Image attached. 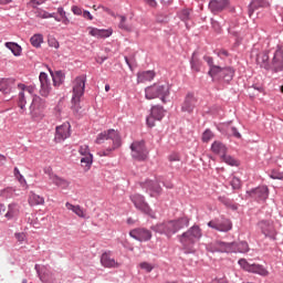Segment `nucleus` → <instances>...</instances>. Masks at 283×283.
<instances>
[{
	"instance_id": "1",
	"label": "nucleus",
	"mask_w": 283,
	"mask_h": 283,
	"mask_svg": "<svg viewBox=\"0 0 283 283\" xmlns=\"http://www.w3.org/2000/svg\"><path fill=\"white\" fill-rule=\"evenodd\" d=\"M187 227H189V218L181 217L174 221L157 223L150 227V229L155 233H159L160 235H167V238H171L174 234L178 233L180 229H185Z\"/></svg>"
},
{
	"instance_id": "2",
	"label": "nucleus",
	"mask_w": 283,
	"mask_h": 283,
	"mask_svg": "<svg viewBox=\"0 0 283 283\" xmlns=\"http://www.w3.org/2000/svg\"><path fill=\"white\" fill-rule=\"evenodd\" d=\"M171 94V86L167 83L158 82L145 88V96L147 101L160 98L161 103H167V98Z\"/></svg>"
},
{
	"instance_id": "3",
	"label": "nucleus",
	"mask_w": 283,
	"mask_h": 283,
	"mask_svg": "<svg viewBox=\"0 0 283 283\" xmlns=\"http://www.w3.org/2000/svg\"><path fill=\"white\" fill-rule=\"evenodd\" d=\"M202 238V229L199 226H192L188 231L178 235L179 242L182 244L186 253H193V244Z\"/></svg>"
},
{
	"instance_id": "4",
	"label": "nucleus",
	"mask_w": 283,
	"mask_h": 283,
	"mask_svg": "<svg viewBox=\"0 0 283 283\" xmlns=\"http://www.w3.org/2000/svg\"><path fill=\"white\" fill-rule=\"evenodd\" d=\"M105 140H112L113 147L107 148L106 150L99 151L98 156H109L114 149H118L122 145L120 140V134L117 133L115 129H108L104 130L103 133H99L95 139L96 145H103Z\"/></svg>"
},
{
	"instance_id": "5",
	"label": "nucleus",
	"mask_w": 283,
	"mask_h": 283,
	"mask_svg": "<svg viewBox=\"0 0 283 283\" xmlns=\"http://www.w3.org/2000/svg\"><path fill=\"white\" fill-rule=\"evenodd\" d=\"M19 90V98H18V107H20V113L25 114V105H28V101H32L34 98V92H36V87L32 85L18 84Z\"/></svg>"
},
{
	"instance_id": "6",
	"label": "nucleus",
	"mask_w": 283,
	"mask_h": 283,
	"mask_svg": "<svg viewBox=\"0 0 283 283\" xmlns=\"http://www.w3.org/2000/svg\"><path fill=\"white\" fill-rule=\"evenodd\" d=\"M85 83H87V75H80L73 81L72 103L75 107L81 104V97L85 94Z\"/></svg>"
},
{
	"instance_id": "7",
	"label": "nucleus",
	"mask_w": 283,
	"mask_h": 283,
	"mask_svg": "<svg viewBox=\"0 0 283 283\" xmlns=\"http://www.w3.org/2000/svg\"><path fill=\"white\" fill-rule=\"evenodd\" d=\"M29 112L32 118H43V113L45 112V99L41 98L39 95L33 96L29 106Z\"/></svg>"
},
{
	"instance_id": "8",
	"label": "nucleus",
	"mask_w": 283,
	"mask_h": 283,
	"mask_svg": "<svg viewBox=\"0 0 283 283\" xmlns=\"http://www.w3.org/2000/svg\"><path fill=\"white\" fill-rule=\"evenodd\" d=\"M130 200L135 205L136 209H138V211L146 213V216H149L150 218H156V212L151 210L149 203L145 201V197L143 195H132Z\"/></svg>"
},
{
	"instance_id": "9",
	"label": "nucleus",
	"mask_w": 283,
	"mask_h": 283,
	"mask_svg": "<svg viewBox=\"0 0 283 283\" xmlns=\"http://www.w3.org/2000/svg\"><path fill=\"white\" fill-rule=\"evenodd\" d=\"M130 150H132V157L135 160H147V156H149V151L147 150V147L145 146V142H134L130 145Z\"/></svg>"
},
{
	"instance_id": "10",
	"label": "nucleus",
	"mask_w": 283,
	"mask_h": 283,
	"mask_svg": "<svg viewBox=\"0 0 283 283\" xmlns=\"http://www.w3.org/2000/svg\"><path fill=\"white\" fill-rule=\"evenodd\" d=\"M233 247H235V243L213 241L207 245V251H210V253H233Z\"/></svg>"
},
{
	"instance_id": "11",
	"label": "nucleus",
	"mask_w": 283,
	"mask_h": 283,
	"mask_svg": "<svg viewBox=\"0 0 283 283\" xmlns=\"http://www.w3.org/2000/svg\"><path fill=\"white\" fill-rule=\"evenodd\" d=\"M78 154L82 156L81 158V167L84 171H90L92 169V164L94 163V156L90 153V146L83 145L78 149Z\"/></svg>"
},
{
	"instance_id": "12",
	"label": "nucleus",
	"mask_w": 283,
	"mask_h": 283,
	"mask_svg": "<svg viewBox=\"0 0 283 283\" xmlns=\"http://www.w3.org/2000/svg\"><path fill=\"white\" fill-rule=\"evenodd\" d=\"M209 74L211 76H219L220 78H223L226 83H229L230 81H233V76L235 74V71L231 67H220V66H212L209 71Z\"/></svg>"
},
{
	"instance_id": "13",
	"label": "nucleus",
	"mask_w": 283,
	"mask_h": 283,
	"mask_svg": "<svg viewBox=\"0 0 283 283\" xmlns=\"http://www.w3.org/2000/svg\"><path fill=\"white\" fill-rule=\"evenodd\" d=\"M270 70L273 72H282L283 70V49L279 46L273 52V56L270 60Z\"/></svg>"
},
{
	"instance_id": "14",
	"label": "nucleus",
	"mask_w": 283,
	"mask_h": 283,
	"mask_svg": "<svg viewBox=\"0 0 283 283\" xmlns=\"http://www.w3.org/2000/svg\"><path fill=\"white\" fill-rule=\"evenodd\" d=\"M208 227H210V229H214V231H221L223 233H227L228 231H231V229H233V223H231V220L229 219H213L208 222Z\"/></svg>"
},
{
	"instance_id": "15",
	"label": "nucleus",
	"mask_w": 283,
	"mask_h": 283,
	"mask_svg": "<svg viewBox=\"0 0 283 283\" xmlns=\"http://www.w3.org/2000/svg\"><path fill=\"white\" fill-rule=\"evenodd\" d=\"M165 118V108L163 106H153L150 115L147 117L146 123L148 127H156V120Z\"/></svg>"
},
{
	"instance_id": "16",
	"label": "nucleus",
	"mask_w": 283,
	"mask_h": 283,
	"mask_svg": "<svg viewBox=\"0 0 283 283\" xmlns=\"http://www.w3.org/2000/svg\"><path fill=\"white\" fill-rule=\"evenodd\" d=\"M72 125H70L69 122L57 126L55 128V136H54V142L55 143H63V140H67L70 136H72L71 129Z\"/></svg>"
},
{
	"instance_id": "17",
	"label": "nucleus",
	"mask_w": 283,
	"mask_h": 283,
	"mask_svg": "<svg viewBox=\"0 0 283 283\" xmlns=\"http://www.w3.org/2000/svg\"><path fill=\"white\" fill-rule=\"evenodd\" d=\"M259 228L265 238H270V240H275L277 235V230H275V226L273 221L262 220L259 222Z\"/></svg>"
},
{
	"instance_id": "18",
	"label": "nucleus",
	"mask_w": 283,
	"mask_h": 283,
	"mask_svg": "<svg viewBox=\"0 0 283 283\" xmlns=\"http://www.w3.org/2000/svg\"><path fill=\"white\" fill-rule=\"evenodd\" d=\"M40 94L44 96V98H48L50 96V93L52 92V81L50 77L46 75L45 72H41L40 76Z\"/></svg>"
},
{
	"instance_id": "19",
	"label": "nucleus",
	"mask_w": 283,
	"mask_h": 283,
	"mask_svg": "<svg viewBox=\"0 0 283 283\" xmlns=\"http://www.w3.org/2000/svg\"><path fill=\"white\" fill-rule=\"evenodd\" d=\"M247 193L250 196V198H254V200L264 201L269 198V187L260 186L247 191Z\"/></svg>"
},
{
	"instance_id": "20",
	"label": "nucleus",
	"mask_w": 283,
	"mask_h": 283,
	"mask_svg": "<svg viewBox=\"0 0 283 283\" xmlns=\"http://www.w3.org/2000/svg\"><path fill=\"white\" fill-rule=\"evenodd\" d=\"M130 238L138 240V242H149L151 240V232L145 228H137L129 232Z\"/></svg>"
},
{
	"instance_id": "21",
	"label": "nucleus",
	"mask_w": 283,
	"mask_h": 283,
	"mask_svg": "<svg viewBox=\"0 0 283 283\" xmlns=\"http://www.w3.org/2000/svg\"><path fill=\"white\" fill-rule=\"evenodd\" d=\"M196 105H198V98H196V95L189 93L187 94L181 105V112H187L188 114H192L193 109H196Z\"/></svg>"
},
{
	"instance_id": "22",
	"label": "nucleus",
	"mask_w": 283,
	"mask_h": 283,
	"mask_svg": "<svg viewBox=\"0 0 283 283\" xmlns=\"http://www.w3.org/2000/svg\"><path fill=\"white\" fill-rule=\"evenodd\" d=\"M101 264L104 269H118L120 263H118L114 258H112V252H104L101 256Z\"/></svg>"
},
{
	"instance_id": "23",
	"label": "nucleus",
	"mask_w": 283,
	"mask_h": 283,
	"mask_svg": "<svg viewBox=\"0 0 283 283\" xmlns=\"http://www.w3.org/2000/svg\"><path fill=\"white\" fill-rule=\"evenodd\" d=\"M113 32L114 31L112 29L91 28L88 34H91V36H95L96 39H108V36H112Z\"/></svg>"
},
{
	"instance_id": "24",
	"label": "nucleus",
	"mask_w": 283,
	"mask_h": 283,
	"mask_svg": "<svg viewBox=\"0 0 283 283\" xmlns=\"http://www.w3.org/2000/svg\"><path fill=\"white\" fill-rule=\"evenodd\" d=\"M258 65L264 67V70H271V60L269 57V51H263L256 55Z\"/></svg>"
},
{
	"instance_id": "25",
	"label": "nucleus",
	"mask_w": 283,
	"mask_h": 283,
	"mask_svg": "<svg viewBox=\"0 0 283 283\" xmlns=\"http://www.w3.org/2000/svg\"><path fill=\"white\" fill-rule=\"evenodd\" d=\"M49 180H51L52 185L61 189H67L70 187V181L56 176L54 172H49Z\"/></svg>"
},
{
	"instance_id": "26",
	"label": "nucleus",
	"mask_w": 283,
	"mask_h": 283,
	"mask_svg": "<svg viewBox=\"0 0 283 283\" xmlns=\"http://www.w3.org/2000/svg\"><path fill=\"white\" fill-rule=\"evenodd\" d=\"M229 6V0H211L209 2V9L211 12H222L224 8Z\"/></svg>"
},
{
	"instance_id": "27",
	"label": "nucleus",
	"mask_w": 283,
	"mask_h": 283,
	"mask_svg": "<svg viewBox=\"0 0 283 283\" xmlns=\"http://www.w3.org/2000/svg\"><path fill=\"white\" fill-rule=\"evenodd\" d=\"M269 1L266 0H253L249 6V17H253L255 10H260V8H269Z\"/></svg>"
},
{
	"instance_id": "28",
	"label": "nucleus",
	"mask_w": 283,
	"mask_h": 283,
	"mask_svg": "<svg viewBox=\"0 0 283 283\" xmlns=\"http://www.w3.org/2000/svg\"><path fill=\"white\" fill-rule=\"evenodd\" d=\"M211 153L222 158L227 154V146L222 142L216 140L211 145Z\"/></svg>"
},
{
	"instance_id": "29",
	"label": "nucleus",
	"mask_w": 283,
	"mask_h": 283,
	"mask_svg": "<svg viewBox=\"0 0 283 283\" xmlns=\"http://www.w3.org/2000/svg\"><path fill=\"white\" fill-rule=\"evenodd\" d=\"M156 72L154 71H142L137 73V83H147V81H154Z\"/></svg>"
},
{
	"instance_id": "30",
	"label": "nucleus",
	"mask_w": 283,
	"mask_h": 283,
	"mask_svg": "<svg viewBox=\"0 0 283 283\" xmlns=\"http://www.w3.org/2000/svg\"><path fill=\"white\" fill-rule=\"evenodd\" d=\"M65 208L67 209V211H72L73 213H75V216H77L78 218H85V210H83L81 206H74L71 202H66Z\"/></svg>"
},
{
	"instance_id": "31",
	"label": "nucleus",
	"mask_w": 283,
	"mask_h": 283,
	"mask_svg": "<svg viewBox=\"0 0 283 283\" xmlns=\"http://www.w3.org/2000/svg\"><path fill=\"white\" fill-rule=\"evenodd\" d=\"M29 205L31 207H36L39 205H45V198L31 191L29 195Z\"/></svg>"
},
{
	"instance_id": "32",
	"label": "nucleus",
	"mask_w": 283,
	"mask_h": 283,
	"mask_svg": "<svg viewBox=\"0 0 283 283\" xmlns=\"http://www.w3.org/2000/svg\"><path fill=\"white\" fill-rule=\"evenodd\" d=\"M17 216H19V205H9L8 211L4 213V218H7V220H12V218H17Z\"/></svg>"
},
{
	"instance_id": "33",
	"label": "nucleus",
	"mask_w": 283,
	"mask_h": 283,
	"mask_svg": "<svg viewBox=\"0 0 283 283\" xmlns=\"http://www.w3.org/2000/svg\"><path fill=\"white\" fill-rule=\"evenodd\" d=\"M51 77H52L54 87H59L60 85H63V81H65V74H63L61 71H56L55 73L51 72Z\"/></svg>"
},
{
	"instance_id": "34",
	"label": "nucleus",
	"mask_w": 283,
	"mask_h": 283,
	"mask_svg": "<svg viewBox=\"0 0 283 283\" xmlns=\"http://www.w3.org/2000/svg\"><path fill=\"white\" fill-rule=\"evenodd\" d=\"M4 45L8 50L12 52L14 56H21V52H22L21 45H19L15 42H6Z\"/></svg>"
},
{
	"instance_id": "35",
	"label": "nucleus",
	"mask_w": 283,
	"mask_h": 283,
	"mask_svg": "<svg viewBox=\"0 0 283 283\" xmlns=\"http://www.w3.org/2000/svg\"><path fill=\"white\" fill-rule=\"evenodd\" d=\"M55 13H50L43 9H36L35 17L38 19H55V21H61V19L54 17Z\"/></svg>"
},
{
	"instance_id": "36",
	"label": "nucleus",
	"mask_w": 283,
	"mask_h": 283,
	"mask_svg": "<svg viewBox=\"0 0 283 283\" xmlns=\"http://www.w3.org/2000/svg\"><path fill=\"white\" fill-rule=\"evenodd\" d=\"M250 273H255L256 275H262L263 277H266L269 275V272L264 266L255 263L252 264V270Z\"/></svg>"
},
{
	"instance_id": "37",
	"label": "nucleus",
	"mask_w": 283,
	"mask_h": 283,
	"mask_svg": "<svg viewBox=\"0 0 283 283\" xmlns=\"http://www.w3.org/2000/svg\"><path fill=\"white\" fill-rule=\"evenodd\" d=\"M119 19L118 28L119 30H125V32H132V24H127V17L117 15Z\"/></svg>"
},
{
	"instance_id": "38",
	"label": "nucleus",
	"mask_w": 283,
	"mask_h": 283,
	"mask_svg": "<svg viewBox=\"0 0 283 283\" xmlns=\"http://www.w3.org/2000/svg\"><path fill=\"white\" fill-rule=\"evenodd\" d=\"M233 251H235V249L239 251V253H248L249 251V243L241 241L239 243H233Z\"/></svg>"
},
{
	"instance_id": "39",
	"label": "nucleus",
	"mask_w": 283,
	"mask_h": 283,
	"mask_svg": "<svg viewBox=\"0 0 283 283\" xmlns=\"http://www.w3.org/2000/svg\"><path fill=\"white\" fill-rule=\"evenodd\" d=\"M30 43L31 45H33V48H41V43H43V35L42 34H34L31 39H30Z\"/></svg>"
},
{
	"instance_id": "40",
	"label": "nucleus",
	"mask_w": 283,
	"mask_h": 283,
	"mask_svg": "<svg viewBox=\"0 0 283 283\" xmlns=\"http://www.w3.org/2000/svg\"><path fill=\"white\" fill-rule=\"evenodd\" d=\"M146 187H148V189H150V191H154L155 193H160V191H163V188L156 181H146Z\"/></svg>"
},
{
	"instance_id": "41",
	"label": "nucleus",
	"mask_w": 283,
	"mask_h": 283,
	"mask_svg": "<svg viewBox=\"0 0 283 283\" xmlns=\"http://www.w3.org/2000/svg\"><path fill=\"white\" fill-rule=\"evenodd\" d=\"M11 83H12V80L1 78L0 92H4L6 94H8V92H10V84Z\"/></svg>"
},
{
	"instance_id": "42",
	"label": "nucleus",
	"mask_w": 283,
	"mask_h": 283,
	"mask_svg": "<svg viewBox=\"0 0 283 283\" xmlns=\"http://www.w3.org/2000/svg\"><path fill=\"white\" fill-rule=\"evenodd\" d=\"M238 264L241 266V269H243V271H247L248 273H251L253 269V264L249 263L247 259H240L238 261Z\"/></svg>"
},
{
	"instance_id": "43",
	"label": "nucleus",
	"mask_w": 283,
	"mask_h": 283,
	"mask_svg": "<svg viewBox=\"0 0 283 283\" xmlns=\"http://www.w3.org/2000/svg\"><path fill=\"white\" fill-rule=\"evenodd\" d=\"M221 160L227 165H230V167H238V160L227 154L221 157Z\"/></svg>"
},
{
	"instance_id": "44",
	"label": "nucleus",
	"mask_w": 283,
	"mask_h": 283,
	"mask_svg": "<svg viewBox=\"0 0 283 283\" xmlns=\"http://www.w3.org/2000/svg\"><path fill=\"white\" fill-rule=\"evenodd\" d=\"M179 19H181V21H189L191 19V9H184L179 12Z\"/></svg>"
},
{
	"instance_id": "45",
	"label": "nucleus",
	"mask_w": 283,
	"mask_h": 283,
	"mask_svg": "<svg viewBox=\"0 0 283 283\" xmlns=\"http://www.w3.org/2000/svg\"><path fill=\"white\" fill-rule=\"evenodd\" d=\"M214 137L216 135L213 134V132H211V129H206L202 134V142L209 143V140H213Z\"/></svg>"
},
{
	"instance_id": "46",
	"label": "nucleus",
	"mask_w": 283,
	"mask_h": 283,
	"mask_svg": "<svg viewBox=\"0 0 283 283\" xmlns=\"http://www.w3.org/2000/svg\"><path fill=\"white\" fill-rule=\"evenodd\" d=\"M200 60L196 59V56L192 57L191 60V70H193V72H200Z\"/></svg>"
},
{
	"instance_id": "47",
	"label": "nucleus",
	"mask_w": 283,
	"mask_h": 283,
	"mask_svg": "<svg viewBox=\"0 0 283 283\" xmlns=\"http://www.w3.org/2000/svg\"><path fill=\"white\" fill-rule=\"evenodd\" d=\"M270 178H272V180H283V174L277 170H272Z\"/></svg>"
},
{
	"instance_id": "48",
	"label": "nucleus",
	"mask_w": 283,
	"mask_h": 283,
	"mask_svg": "<svg viewBox=\"0 0 283 283\" xmlns=\"http://www.w3.org/2000/svg\"><path fill=\"white\" fill-rule=\"evenodd\" d=\"M231 187L232 189H240L242 187V181H240V178L233 177L231 180Z\"/></svg>"
},
{
	"instance_id": "49",
	"label": "nucleus",
	"mask_w": 283,
	"mask_h": 283,
	"mask_svg": "<svg viewBox=\"0 0 283 283\" xmlns=\"http://www.w3.org/2000/svg\"><path fill=\"white\" fill-rule=\"evenodd\" d=\"M139 266H140V269L146 271V273H151V271H154V266L151 264H149L148 262H142L139 264Z\"/></svg>"
},
{
	"instance_id": "50",
	"label": "nucleus",
	"mask_w": 283,
	"mask_h": 283,
	"mask_svg": "<svg viewBox=\"0 0 283 283\" xmlns=\"http://www.w3.org/2000/svg\"><path fill=\"white\" fill-rule=\"evenodd\" d=\"M168 160L170 163H180V155L178 153H172L169 155Z\"/></svg>"
},
{
	"instance_id": "51",
	"label": "nucleus",
	"mask_w": 283,
	"mask_h": 283,
	"mask_svg": "<svg viewBox=\"0 0 283 283\" xmlns=\"http://www.w3.org/2000/svg\"><path fill=\"white\" fill-rule=\"evenodd\" d=\"M49 45L50 48H54L55 50H59L60 48L59 41H56V39L54 38L49 39Z\"/></svg>"
},
{
	"instance_id": "52",
	"label": "nucleus",
	"mask_w": 283,
	"mask_h": 283,
	"mask_svg": "<svg viewBox=\"0 0 283 283\" xmlns=\"http://www.w3.org/2000/svg\"><path fill=\"white\" fill-rule=\"evenodd\" d=\"M203 60L206 61V63H208L210 70H211L212 67H218V65H213V57H211V56H205Z\"/></svg>"
},
{
	"instance_id": "53",
	"label": "nucleus",
	"mask_w": 283,
	"mask_h": 283,
	"mask_svg": "<svg viewBox=\"0 0 283 283\" xmlns=\"http://www.w3.org/2000/svg\"><path fill=\"white\" fill-rule=\"evenodd\" d=\"M48 0H31L32 8H36V6H43Z\"/></svg>"
},
{
	"instance_id": "54",
	"label": "nucleus",
	"mask_w": 283,
	"mask_h": 283,
	"mask_svg": "<svg viewBox=\"0 0 283 283\" xmlns=\"http://www.w3.org/2000/svg\"><path fill=\"white\" fill-rule=\"evenodd\" d=\"M72 12H73V14H76L77 17H81V14H83V10H81V8H78L77 6L72 7Z\"/></svg>"
},
{
	"instance_id": "55",
	"label": "nucleus",
	"mask_w": 283,
	"mask_h": 283,
	"mask_svg": "<svg viewBox=\"0 0 283 283\" xmlns=\"http://www.w3.org/2000/svg\"><path fill=\"white\" fill-rule=\"evenodd\" d=\"M230 129H231L232 136H234L235 138H242V135H240V132H238V128L231 127Z\"/></svg>"
},
{
	"instance_id": "56",
	"label": "nucleus",
	"mask_w": 283,
	"mask_h": 283,
	"mask_svg": "<svg viewBox=\"0 0 283 283\" xmlns=\"http://www.w3.org/2000/svg\"><path fill=\"white\" fill-rule=\"evenodd\" d=\"M15 238L18 242H24L25 241V233H15Z\"/></svg>"
},
{
	"instance_id": "57",
	"label": "nucleus",
	"mask_w": 283,
	"mask_h": 283,
	"mask_svg": "<svg viewBox=\"0 0 283 283\" xmlns=\"http://www.w3.org/2000/svg\"><path fill=\"white\" fill-rule=\"evenodd\" d=\"M17 180H19L20 185H22L23 187H25V185H28L23 175L18 176Z\"/></svg>"
},
{
	"instance_id": "58",
	"label": "nucleus",
	"mask_w": 283,
	"mask_h": 283,
	"mask_svg": "<svg viewBox=\"0 0 283 283\" xmlns=\"http://www.w3.org/2000/svg\"><path fill=\"white\" fill-rule=\"evenodd\" d=\"M83 17L84 19H88V21H92V19H94V17H92V13H90V11H84Z\"/></svg>"
},
{
	"instance_id": "59",
	"label": "nucleus",
	"mask_w": 283,
	"mask_h": 283,
	"mask_svg": "<svg viewBox=\"0 0 283 283\" xmlns=\"http://www.w3.org/2000/svg\"><path fill=\"white\" fill-rule=\"evenodd\" d=\"M212 28H214L217 30V32H220V24L218 23V21L212 20Z\"/></svg>"
},
{
	"instance_id": "60",
	"label": "nucleus",
	"mask_w": 283,
	"mask_h": 283,
	"mask_svg": "<svg viewBox=\"0 0 283 283\" xmlns=\"http://www.w3.org/2000/svg\"><path fill=\"white\" fill-rule=\"evenodd\" d=\"M8 158L4 155H0V167H2V165H6Z\"/></svg>"
},
{
	"instance_id": "61",
	"label": "nucleus",
	"mask_w": 283,
	"mask_h": 283,
	"mask_svg": "<svg viewBox=\"0 0 283 283\" xmlns=\"http://www.w3.org/2000/svg\"><path fill=\"white\" fill-rule=\"evenodd\" d=\"M57 13L60 14V17H62V19L66 17L65 15V10H63V8H59Z\"/></svg>"
},
{
	"instance_id": "62",
	"label": "nucleus",
	"mask_w": 283,
	"mask_h": 283,
	"mask_svg": "<svg viewBox=\"0 0 283 283\" xmlns=\"http://www.w3.org/2000/svg\"><path fill=\"white\" fill-rule=\"evenodd\" d=\"M13 174L15 178H19V176H21V171L19 170V168H14Z\"/></svg>"
},
{
	"instance_id": "63",
	"label": "nucleus",
	"mask_w": 283,
	"mask_h": 283,
	"mask_svg": "<svg viewBox=\"0 0 283 283\" xmlns=\"http://www.w3.org/2000/svg\"><path fill=\"white\" fill-rule=\"evenodd\" d=\"M62 23H64V25H69L70 24V19H67V15H65V18H62Z\"/></svg>"
},
{
	"instance_id": "64",
	"label": "nucleus",
	"mask_w": 283,
	"mask_h": 283,
	"mask_svg": "<svg viewBox=\"0 0 283 283\" xmlns=\"http://www.w3.org/2000/svg\"><path fill=\"white\" fill-rule=\"evenodd\" d=\"M6 193H14V188H7L4 189Z\"/></svg>"
}]
</instances>
